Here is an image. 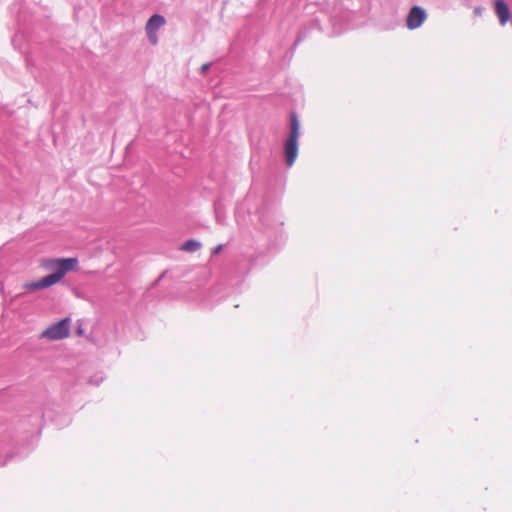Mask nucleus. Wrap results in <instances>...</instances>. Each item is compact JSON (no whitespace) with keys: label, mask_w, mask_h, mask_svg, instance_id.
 <instances>
[{"label":"nucleus","mask_w":512,"mask_h":512,"mask_svg":"<svg viewBox=\"0 0 512 512\" xmlns=\"http://www.w3.org/2000/svg\"><path fill=\"white\" fill-rule=\"evenodd\" d=\"M23 287L29 291H36V290L48 288V287H50V284L47 282L46 277H43L39 281L26 283V284H24Z\"/></svg>","instance_id":"nucleus-7"},{"label":"nucleus","mask_w":512,"mask_h":512,"mask_svg":"<svg viewBox=\"0 0 512 512\" xmlns=\"http://www.w3.org/2000/svg\"><path fill=\"white\" fill-rule=\"evenodd\" d=\"M495 13L501 25H505L510 19V11L504 0H496L494 3Z\"/></svg>","instance_id":"nucleus-6"},{"label":"nucleus","mask_w":512,"mask_h":512,"mask_svg":"<svg viewBox=\"0 0 512 512\" xmlns=\"http://www.w3.org/2000/svg\"><path fill=\"white\" fill-rule=\"evenodd\" d=\"M222 249H223V245L219 244L215 248H213L212 254L217 255L218 253H220L222 251Z\"/></svg>","instance_id":"nucleus-9"},{"label":"nucleus","mask_w":512,"mask_h":512,"mask_svg":"<svg viewBox=\"0 0 512 512\" xmlns=\"http://www.w3.org/2000/svg\"><path fill=\"white\" fill-rule=\"evenodd\" d=\"M300 136V124L296 113L290 114V133L284 143V155L286 165L291 167L298 156V139Z\"/></svg>","instance_id":"nucleus-2"},{"label":"nucleus","mask_w":512,"mask_h":512,"mask_svg":"<svg viewBox=\"0 0 512 512\" xmlns=\"http://www.w3.org/2000/svg\"><path fill=\"white\" fill-rule=\"evenodd\" d=\"M426 18H427L426 11L419 6H414L411 8V10L408 13V16L406 19V26L410 30L417 29L424 23Z\"/></svg>","instance_id":"nucleus-5"},{"label":"nucleus","mask_w":512,"mask_h":512,"mask_svg":"<svg viewBox=\"0 0 512 512\" xmlns=\"http://www.w3.org/2000/svg\"><path fill=\"white\" fill-rule=\"evenodd\" d=\"M42 266L46 270L53 271V273L45 276L50 286H53L59 283L68 272L77 270L78 260L77 258L47 259Z\"/></svg>","instance_id":"nucleus-1"},{"label":"nucleus","mask_w":512,"mask_h":512,"mask_svg":"<svg viewBox=\"0 0 512 512\" xmlns=\"http://www.w3.org/2000/svg\"><path fill=\"white\" fill-rule=\"evenodd\" d=\"M201 246H202V244L199 241L194 240V239H189L181 245L180 250L192 253V252L199 250L201 248Z\"/></svg>","instance_id":"nucleus-8"},{"label":"nucleus","mask_w":512,"mask_h":512,"mask_svg":"<svg viewBox=\"0 0 512 512\" xmlns=\"http://www.w3.org/2000/svg\"><path fill=\"white\" fill-rule=\"evenodd\" d=\"M473 13H474V15H475V16H481V15H482V13H483V8H481V7H476V8L474 9Z\"/></svg>","instance_id":"nucleus-10"},{"label":"nucleus","mask_w":512,"mask_h":512,"mask_svg":"<svg viewBox=\"0 0 512 512\" xmlns=\"http://www.w3.org/2000/svg\"><path fill=\"white\" fill-rule=\"evenodd\" d=\"M165 24V18L162 15L154 14L152 15L145 26V31L148 36V39L152 45H156L158 43L157 31Z\"/></svg>","instance_id":"nucleus-4"},{"label":"nucleus","mask_w":512,"mask_h":512,"mask_svg":"<svg viewBox=\"0 0 512 512\" xmlns=\"http://www.w3.org/2000/svg\"><path fill=\"white\" fill-rule=\"evenodd\" d=\"M71 327V319L69 317L50 325L40 334V338L51 341L61 340L69 337Z\"/></svg>","instance_id":"nucleus-3"},{"label":"nucleus","mask_w":512,"mask_h":512,"mask_svg":"<svg viewBox=\"0 0 512 512\" xmlns=\"http://www.w3.org/2000/svg\"><path fill=\"white\" fill-rule=\"evenodd\" d=\"M210 67V64H203L201 66V73H205Z\"/></svg>","instance_id":"nucleus-11"}]
</instances>
